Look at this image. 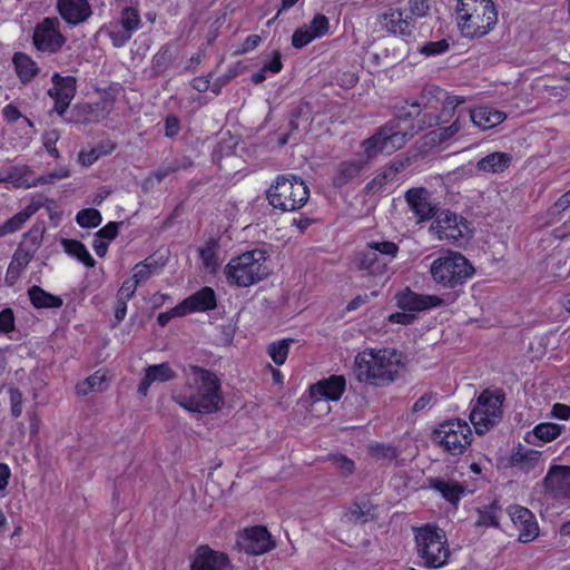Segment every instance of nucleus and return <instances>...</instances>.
Wrapping results in <instances>:
<instances>
[{"label":"nucleus","instance_id":"1","mask_svg":"<svg viewBox=\"0 0 570 570\" xmlns=\"http://www.w3.org/2000/svg\"><path fill=\"white\" fill-rule=\"evenodd\" d=\"M186 383L173 400L183 409L199 414H212L219 411L224 400L217 375L197 365L183 370Z\"/></svg>","mask_w":570,"mask_h":570},{"label":"nucleus","instance_id":"2","mask_svg":"<svg viewBox=\"0 0 570 570\" xmlns=\"http://www.w3.org/2000/svg\"><path fill=\"white\" fill-rule=\"evenodd\" d=\"M413 134L397 129L394 122L380 127L373 136L362 142L365 160H346L337 166L333 185L341 188L356 178L365 164L379 154L391 155L401 149Z\"/></svg>","mask_w":570,"mask_h":570},{"label":"nucleus","instance_id":"3","mask_svg":"<svg viewBox=\"0 0 570 570\" xmlns=\"http://www.w3.org/2000/svg\"><path fill=\"white\" fill-rule=\"evenodd\" d=\"M402 353L393 348L367 350L355 357L358 381L383 386L395 381L403 367Z\"/></svg>","mask_w":570,"mask_h":570},{"label":"nucleus","instance_id":"4","mask_svg":"<svg viewBox=\"0 0 570 570\" xmlns=\"http://www.w3.org/2000/svg\"><path fill=\"white\" fill-rule=\"evenodd\" d=\"M455 21L461 35L469 39L488 35L498 22V12L492 0H459Z\"/></svg>","mask_w":570,"mask_h":570},{"label":"nucleus","instance_id":"5","mask_svg":"<svg viewBox=\"0 0 570 570\" xmlns=\"http://www.w3.org/2000/svg\"><path fill=\"white\" fill-rule=\"evenodd\" d=\"M267 255L263 249L246 252L232 258L225 267V275L229 284L247 287L269 274L266 265Z\"/></svg>","mask_w":570,"mask_h":570},{"label":"nucleus","instance_id":"6","mask_svg":"<svg viewBox=\"0 0 570 570\" xmlns=\"http://www.w3.org/2000/svg\"><path fill=\"white\" fill-rule=\"evenodd\" d=\"M465 102V98L461 96H449L442 88L430 85L426 86L417 100L402 106L397 109L396 118L399 120H409L410 118L419 117L422 109L436 110L442 107V114L451 116L456 106Z\"/></svg>","mask_w":570,"mask_h":570},{"label":"nucleus","instance_id":"7","mask_svg":"<svg viewBox=\"0 0 570 570\" xmlns=\"http://www.w3.org/2000/svg\"><path fill=\"white\" fill-rule=\"evenodd\" d=\"M269 205L282 212L302 208L309 197V189L303 179L296 176H278L266 193Z\"/></svg>","mask_w":570,"mask_h":570},{"label":"nucleus","instance_id":"8","mask_svg":"<svg viewBox=\"0 0 570 570\" xmlns=\"http://www.w3.org/2000/svg\"><path fill=\"white\" fill-rule=\"evenodd\" d=\"M504 399L505 394L500 389L481 392L469 416L478 434L487 433L501 421Z\"/></svg>","mask_w":570,"mask_h":570},{"label":"nucleus","instance_id":"9","mask_svg":"<svg viewBox=\"0 0 570 570\" xmlns=\"http://www.w3.org/2000/svg\"><path fill=\"white\" fill-rule=\"evenodd\" d=\"M430 273L435 283L453 288L471 277L474 268L462 254L449 252L432 263Z\"/></svg>","mask_w":570,"mask_h":570},{"label":"nucleus","instance_id":"10","mask_svg":"<svg viewBox=\"0 0 570 570\" xmlns=\"http://www.w3.org/2000/svg\"><path fill=\"white\" fill-rule=\"evenodd\" d=\"M416 549L426 568H440L450 557L446 538L443 530L425 525L416 530Z\"/></svg>","mask_w":570,"mask_h":570},{"label":"nucleus","instance_id":"11","mask_svg":"<svg viewBox=\"0 0 570 570\" xmlns=\"http://www.w3.org/2000/svg\"><path fill=\"white\" fill-rule=\"evenodd\" d=\"M431 439L449 454L460 455L471 445L472 431L470 425L461 419L448 420L439 424L432 432Z\"/></svg>","mask_w":570,"mask_h":570},{"label":"nucleus","instance_id":"12","mask_svg":"<svg viewBox=\"0 0 570 570\" xmlns=\"http://www.w3.org/2000/svg\"><path fill=\"white\" fill-rule=\"evenodd\" d=\"M429 11V0H409L407 9H391L383 14L385 28L394 35L412 37L416 29V20L428 16Z\"/></svg>","mask_w":570,"mask_h":570},{"label":"nucleus","instance_id":"13","mask_svg":"<svg viewBox=\"0 0 570 570\" xmlns=\"http://www.w3.org/2000/svg\"><path fill=\"white\" fill-rule=\"evenodd\" d=\"M59 27L60 21L56 17L45 18L39 22L33 32L35 47L40 51L58 52L66 42V38Z\"/></svg>","mask_w":570,"mask_h":570},{"label":"nucleus","instance_id":"14","mask_svg":"<svg viewBox=\"0 0 570 570\" xmlns=\"http://www.w3.org/2000/svg\"><path fill=\"white\" fill-rule=\"evenodd\" d=\"M76 83V78L72 76L62 77L59 73L52 76L53 86L48 90V95L53 99V110L59 116H62L67 111L71 100L75 98L77 90Z\"/></svg>","mask_w":570,"mask_h":570},{"label":"nucleus","instance_id":"15","mask_svg":"<svg viewBox=\"0 0 570 570\" xmlns=\"http://www.w3.org/2000/svg\"><path fill=\"white\" fill-rule=\"evenodd\" d=\"M510 519L519 531V541L527 543L533 541L539 534V525L534 514L521 505H511L508 509Z\"/></svg>","mask_w":570,"mask_h":570},{"label":"nucleus","instance_id":"16","mask_svg":"<svg viewBox=\"0 0 570 570\" xmlns=\"http://www.w3.org/2000/svg\"><path fill=\"white\" fill-rule=\"evenodd\" d=\"M463 218L450 210L441 212L430 227L439 239L456 242L463 236Z\"/></svg>","mask_w":570,"mask_h":570},{"label":"nucleus","instance_id":"17","mask_svg":"<svg viewBox=\"0 0 570 570\" xmlns=\"http://www.w3.org/2000/svg\"><path fill=\"white\" fill-rule=\"evenodd\" d=\"M237 543L240 550L249 554H263L274 547L269 532L262 525L245 530Z\"/></svg>","mask_w":570,"mask_h":570},{"label":"nucleus","instance_id":"18","mask_svg":"<svg viewBox=\"0 0 570 570\" xmlns=\"http://www.w3.org/2000/svg\"><path fill=\"white\" fill-rule=\"evenodd\" d=\"M191 570H233L228 557L210 549L208 546H200L196 549L190 564Z\"/></svg>","mask_w":570,"mask_h":570},{"label":"nucleus","instance_id":"19","mask_svg":"<svg viewBox=\"0 0 570 570\" xmlns=\"http://www.w3.org/2000/svg\"><path fill=\"white\" fill-rule=\"evenodd\" d=\"M405 199L419 222L429 220L438 213V204L431 199L425 188H411L405 193Z\"/></svg>","mask_w":570,"mask_h":570},{"label":"nucleus","instance_id":"20","mask_svg":"<svg viewBox=\"0 0 570 570\" xmlns=\"http://www.w3.org/2000/svg\"><path fill=\"white\" fill-rule=\"evenodd\" d=\"M547 492L556 498L570 499V468L553 465L543 479Z\"/></svg>","mask_w":570,"mask_h":570},{"label":"nucleus","instance_id":"21","mask_svg":"<svg viewBox=\"0 0 570 570\" xmlns=\"http://www.w3.org/2000/svg\"><path fill=\"white\" fill-rule=\"evenodd\" d=\"M353 264L356 269L367 275L382 276L387 272L389 259L380 257L375 250L366 245L365 249L355 253Z\"/></svg>","mask_w":570,"mask_h":570},{"label":"nucleus","instance_id":"22","mask_svg":"<svg viewBox=\"0 0 570 570\" xmlns=\"http://www.w3.org/2000/svg\"><path fill=\"white\" fill-rule=\"evenodd\" d=\"M397 305L402 309L424 311L431 307L441 306L443 299L435 295H421L410 288L400 292L396 295Z\"/></svg>","mask_w":570,"mask_h":570},{"label":"nucleus","instance_id":"23","mask_svg":"<svg viewBox=\"0 0 570 570\" xmlns=\"http://www.w3.org/2000/svg\"><path fill=\"white\" fill-rule=\"evenodd\" d=\"M57 8L62 19L72 26L85 22L91 16L88 0H58Z\"/></svg>","mask_w":570,"mask_h":570},{"label":"nucleus","instance_id":"24","mask_svg":"<svg viewBox=\"0 0 570 570\" xmlns=\"http://www.w3.org/2000/svg\"><path fill=\"white\" fill-rule=\"evenodd\" d=\"M216 307V295L213 288L203 287L177 305V312L193 313L206 312Z\"/></svg>","mask_w":570,"mask_h":570},{"label":"nucleus","instance_id":"25","mask_svg":"<svg viewBox=\"0 0 570 570\" xmlns=\"http://www.w3.org/2000/svg\"><path fill=\"white\" fill-rule=\"evenodd\" d=\"M345 390L344 376L333 375L326 380L320 381L311 386V397L315 402L325 399L337 401Z\"/></svg>","mask_w":570,"mask_h":570},{"label":"nucleus","instance_id":"26","mask_svg":"<svg viewBox=\"0 0 570 570\" xmlns=\"http://www.w3.org/2000/svg\"><path fill=\"white\" fill-rule=\"evenodd\" d=\"M470 118L476 127L485 130L503 122L507 118V115L503 111L497 110L492 107L480 106L470 110Z\"/></svg>","mask_w":570,"mask_h":570},{"label":"nucleus","instance_id":"27","mask_svg":"<svg viewBox=\"0 0 570 570\" xmlns=\"http://www.w3.org/2000/svg\"><path fill=\"white\" fill-rule=\"evenodd\" d=\"M176 377V373L171 370L168 363H161L156 365H149L146 368L145 377L138 385V393L141 395H146L149 386L154 382H167L174 380Z\"/></svg>","mask_w":570,"mask_h":570},{"label":"nucleus","instance_id":"28","mask_svg":"<svg viewBox=\"0 0 570 570\" xmlns=\"http://www.w3.org/2000/svg\"><path fill=\"white\" fill-rule=\"evenodd\" d=\"M42 206L43 202L41 198L32 199L21 212L17 213L0 226V237L19 230Z\"/></svg>","mask_w":570,"mask_h":570},{"label":"nucleus","instance_id":"29","mask_svg":"<svg viewBox=\"0 0 570 570\" xmlns=\"http://www.w3.org/2000/svg\"><path fill=\"white\" fill-rule=\"evenodd\" d=\"M511 161L512 157L510 154L495 151L481 158L476 163V168L480 171L499 174L508 169L511 165Z\"/></svg>","mask_w":570,"mask_h":570},{"label":"nucleus","instance_id":"30","mask_svg":"<svg viewBox=\"0 0 570 570\" xmlns=\"http://www.w3.org/2000/svg\"><path fill=\"white\" fill-rule=\"evenodd\" d=\"M562 425L557 423H540L531 432L525 435V441L530 444L538 445L539 442H551L556 440L562 432Z\"/></svg>","mask_w":570,"mask_h":570},{"label":"nucleus","instance_id":"31","mask_svg":"<svg viewBox=\"0 0 570 570\" xmlns=\"http://www.w3.org/2000/svg\"><path fill=\"white\" fill-rule=\"evenodd\" d=\"M429 485L431 489L440 492L452 504H456L464 492L460 483L440 478L429 479Z\"/></svg>","mask_w":570,"mask_h":570},{"label":"nucleus","instance_id":"32","mask_svg":"<svg viewBox=\"0 0 570 570\" xmlns=\"http://www.w3.org/2000/svg\"><path fill=\"white\" fill-rule=\"evenodd\" d=\"M28 296L36 308H59L62 306V298L46 292L38 285L28 289Z\"/></svg>","mask_w":570,"mask_h":570},{"label":"nucleus","instance_id":"33","mask_svg":"<svg viewBox=\"0 0 570 570\" xmlns=\"http://www.w3.org/2000/svg\"><path fill=\"white\" fill-rule=\"evenodd\" d=\"M541 458V452L532 449L519 446L510 456L512 466L520 468L524 471L533 469Z\"/></svg>","mask_w":570,"mask_h":570},{"label":"nucleus","instance_id":"34","mask_svg":"<svg viewBox=\"0 0 570 570\" xmlns=\"http://www.w3.org/2000/svg\"><path fill=\"white\" fill-rule=\"evenodd\" d=\"M12 61L16 72L23 83L29 82L39 71L37 63L23 52H16Z\"/></svg>","mask_w":570,"mask_h":570},{"label":"nucleus","instance_id":"35","mask_svg":"<svg viewBox=\"0 0 570 570\" xmlns=\"http://www.w3.org/2000/svg\"><path fill=\"white\" fill-rule=\"evenodd\" d=\"M107 385L106 373L97 371L87 377L83 382L76 385V393L79 396H85L91 392H102L107 389Z\"/></svg>","mask_w":570,"mask_h":570},{"label":"nucleus","instance_id":"36","mask_svg":"<svg viewBox=\"0 0 570 570\" xmlns=\"http://www.w3.org/2000/svg\"><path fill=\"white\" fill-rule=\"evenodd\" d=\"M217 250L218 242L214 238L208 239L205 245L199 248L203 266L210 273L216 272L219 266Z\"/></svg>","mask_w":570,"mask_h":570},{"label":"nucleus","instance_id":"37","mask_svg":"<svg viewBox=\"0 0 570 570\" xmlns=\"http://www.w3.org/2000/svg\"><path fill=\"white\" fill-rule=\"evenodd\" d=\"M62 245L65 250L71 256L78 258L87 267H94L96 262L87 250L86 246L76 239H63Z\"/></svg>","mask_w":570,"mask_h":570},{"label":"nucleus","instance_id":"38","mask_svg":"<svg viewBox=\"0 0 570 570\" xmlns=\"http://www.w3.org/2000/svg\"><path fill=\"white\" fill-rule=\"evenodd\" d=\"M402 164L400 166H391L383 173L376 175L371 181H368L365 186L366 194H375L380 191L389 181H392L396 178Z\"/></svg>","mask_w":570,"mask_h":570},{"label":"nucleus","instance_id":"39","mask_svg":"<svg viewBox=\"0 0 570 570\" xmlns=\"http://www.w3.org/2000/svg\"><path fill=\"white\" fill-rule=\"evenodd\" d=\"M114 145L111 142H102L95 147H92L89 151L81 150L79 153V160L85 166L92 165L100 157L110 154L114 150Z\"/></svg>","mask_w":570,"mask_h":570},{"label":"nucleus","instance_id":"40","mask_svg":"<svg viewBox=\"0 0 570 570\" xmlns=\"http://www.w3.org/2000/svg\"><path fill=\"white\" fill-rule=\"evenodd\" d=\"M294 343L293 338H285L268 346V354L273 362L283 365L287 358L289 346Z\"/></svg>","mask_w":570,"mask_h":570},{"label":"nucleus","instance_id":"41","mask_svg":"<svg viewBox=\"0 0 570 570\" xmlns=\"http://www.w3.org/2000/svg\"><path fill=\"white\" fill-rule=\"evenodd\" d=\"M117 22L131 33L139 29L141 24L139 12L132 7L124 8L121 11L120 20Z\"/></svg>","mask_w":570,"mask_h":570},{"label":"nucleus","instance_id":"42","mask_svg":"<svg viewBox=\"0 0 570 570\" xmlns=\"http://www.w3.org/2000/svg\"><path fill=\"white\" fill-rule=\"evenodd\" d=\"M367 246L375 250L380 257L389 259V263L395 258L399 253V246L390 240H372L367 243Z\"/></svg>","mask_w":570,"mask_h":570},{"label":"nucleus","instance_id":"43","mask_svg":"<svg viewBox=\"0 0 570 570\" xmlns=\"http://www.w3.org/2000/svg\"><path fill=\"white\" fill-rule=\"evenodd\" d=\"M115 47H122L129 41L132 33L122 28L118 22H111L105 28Z\"/></svg>","mask_w":570,"mask_h":570},{"label":"nucleus","instance_id":"44","mask_svg":"<svg viewBox=\"0 0 570 570\" xmlns=\"http://www.w3.org/2000/svg\"><path fill=\"white\" fill-rule=\"evenodd\" d=\"M461 130V124L459 118H456L450 126L440 127L430 132L431 140L433 142H444L451 139Z\"/></svg>","mask_w":570,"mask_h":570},{"label":"nucleus","instance_id":"45","mask_svg":"<svg viewBox=\"0 0 570 570\" xmlns=\"http://www.w3.org/2000/svg\"><path fill=\"white\" fill-rule=\"evenodd\" d=\"M77 223L81 227L92 228L101 224V214L95 208L82 209L77 214Z\"/></svg>","mask_w":570,"mask_h":570},{"label":"nucleus","instance_id":"46","mask_svg":"<svg viewBox=\"0 0 570 570\" xmlns=\"http://www.w3.org/2000/svg\"><path fill=\"white\" fill-rule=\"evenodd\" d=\"M45 227L35 225L28 233L23 235L22 244L26 248H30L35 253L41 246Z\"/></svg>","mask_w":570,"mask_h":570},{"label":"nucleus","instance_id":"47","mask_svg":"<svg viewBox=\"0 0 570 570\" xmlns=\"http://www.w3.org/2000/svg\"><path fill=\"white\" fill-rule=\"evenodd\" d=\"M156 269L157 265L146 259L145 262L139 263L134 267L131 278L136 282V284L139 285L140 283L146 282Z\"/></svg>","mask_w":570,"mask_h":570},{"label":"nucleus","instance_id":"48","mask_svg":"<svg viewBox=\"0 0 570 570\" xmlns=\"http://www.w3.org/2000/svg\"><path fill=\"white\" fill-rule=\"evenodd\" d=\"M368 451L374 459L383 461H392L397 455L394 446L380 443L370 445Z\"/></svg>","mask_w":570,"mask_h":570},{"label":"nucleus","instance_id":"49","mask_svg":"<svg viewBox=\"0 0 570 570\" xmlns=\"http://www.w3.org/2000/svg\"><path fill=\"white\" fill-rule=\"evenodd\" d=\"M328 460L343 475H351L355 470L354 461L346 455L331 454L328 455Z\"/></svg>","mask_w":570,"mask_h":570},{"label":"nucleus","instance_id":"50","mask_svg":"<svg viewBox=\"0 0 570 570\" xmlns=\"http://www.w3.org/2000/svg\"><path fill=\"white\" fill-rule=\"evenodd\" d=\"M316 37L313 35L311 29L303 27L297 29L292 37L293 47L301 49L312 42Z\"/></svg>","mask_w":570,"mask_h":570},{"label":"nucleus","instance_id":"51","mask_svg":"<svg viewBox=\"0 0 570 570\" xmlns=\"http://www.w3.org/2000/svg\"><path fill=\"white\" fill-rule=\"evenodd\" d=\"M307 28L311 29L316 38H321L327 33L330 22L324 14H316Z\"/></svg>","mask_w":570,"mask_h":570},{"label":"nucleus","instance_id":"52","mask_svg":"<svg viewBox=\"0 0 570 570\" xmlns=\"http://www.w3.org/2000/svg\"><path fill=\"white\" fill-rule=\"evenodd\" d=\"M35 254L36 253L30 248H26L22 244H19L11 262L24 268L33 258Z\"/></svg>","mask_w":570,"mask_h":570},{"label":"nucleus","instance_id":"53","mask_svg":"<svg viewBox=\"0 0 570 570\" xmlns=\"http://www.w3.org/2000/svg\"><path fill=\"white\" fill-rule=\"evenodd\" d=\"M350 522L354 523H364L368 520L370 509H365V507H361L355 503L353 508L345 514Z\"/></svg>","mask_w":570,"mask_h":570},{"label":"nucleus","instance_id":"54","mask_svg":"<svg viewBox=\"0 0 570 570\" xmlns=\"http://www.w3.org/2000/svg\"><path fill=\"white\" fill-rule=\"evenodd\" d=\"M9 395H10L11 414L13 417H19L22 413V402H23L22 393L16 387H10Z\"/></svg>","mask_w":570,"mask_h":570},{"label":"nucleus","instance_id":"55","mask_svg":"<svg viewBox=\"0 0 570 570\" xmlns=\"http://www.w3.org/2000/svg\"><path fill=\"white\" fill-rule=\"evenodd\" d=\"M69 175L70 171L67 168L55 169L46 175L38 177L36 184H53L56 180L69 177Z\"/></svg>","mask_w":570,"mask_h":570},{"label":"nucleus","instance_id":"56","mask_svg":"<svg viewBox=\"0 0 570 570\" xmlns=\"http://www.w3.org/2000/svg\"><path fill=\"white\" fill-rule=\"evenodd\" d=\"M170 60H171V55H170L169 48H161L154 56V59H153L154 68L157 71H164L168 67Z\"/></svg>","mask_w":570,"mask_h":570},{"label":"nucleus","instance_id":"57","mask_svg":"<svg viewBox=\"0 0 570 570\" xmlns=\"http://www.w3.org/2000/svg\"><path fill=\"white\" fill-rule=\"evenodd\" d=\"M14 330V314L11 308L0 312V332L10 333Z\"/></svg>","mask_w":570,"mask_h":570},{"label":"nucleus","instance_id":"58","mask_svg":"<svg viewBox=\"0 0 570 570\" xmlns=\"http://www.w3.org/2000/svg\"><path fill=\"white\" fill-rule=\"evenodd\" d=\"M449 49V43L445 39L428 42L421 48V52L425 56H433L445 52Z\"/></svg>","mask_w":570,"mask_h":570},{"label":"nucleus","instance_id":"59","mask_svg":"<svg viewBox=\"0 0 570 570\" xmlns=\"http://www.w3.org/2000/svg\"><path fill=\"white\" fill-rule=\"evenodd\" d=\"M261 41H262V38L258 35H250L245 39V41L239 47L236 48V50L234 51V55H236V56L245 55L246 52L252 51L255 48H257L258 45L261 43Z\"/></svg>","mask_w":570,"mask_h":570},{"label":"nucleus","instance_id":"60","mask_svg":"<svg viewBox=\"0 0 570 570\" xmlns=\"http://www.w3.org/2000/svg\"><path fill=\"white\" fill-rule=\"evenodd\" d=\"M137 286L138 284L132 278L126 279L117 293V299L129 301L134 296Z\"/></svg>","mask_w":570,"mask_h":570},{"label":"nucleus","instance_id":"61","mask_svg":"<svg viewBox=\"0 0 570 570\" xmlns=\"http://www.w3.org/2000/svg\"><path fill=\"white\" fill-rule=\"evenodd\" d=\"M119 232V223L110 222L100 228L96 236L104 240H112L117 237Z\"/></svg>","mask_w":570,"mask_h":570},{"label":"nucleus","instance_id":"62","mask_svg":"<svg viewBox=\"0 0 570 570\" xmlns=\"http://www.w3.org/2000/svg\"><path fill=\"white\" fill-rule=\"evenodd\" d=\"M435 403V394L434 393H425L423 394L412 406V411L414 413H419L430 409L431 404Z\"/></svg>","mask_w":570,"mask_h":570},{"label":"nucleus","instance_id":"63","mask_svg":"<svg viewBox=\"0 0 570 570\" xmlns=\"http://www.w3.org/2000/svg\"><path fill=\"white\" fill-rule=\"evenodd\" d=\"M282 55L279 50H274L272 55V60L264 63L263 68L266 71H271L273 73H277L282 70L283 63H282Z\"/></svg>","mask_w":570,"mask_h":570},{"label":"nucleus","instance_id":"64","mask_svg":"<svg viewBox=\"0 0 570 570\" xmlns=\"http://www.w3.org/2000/svg\"><path fill=\"white\" fill-rule=\"evenodd\" d=\"M21 177V170L16 167L0 171V183H19Z\"/></svg>","mask_w":570,"mask_h":570}]
</instances>
